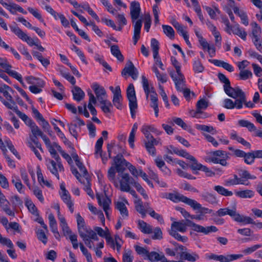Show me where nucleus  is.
<instances>
[{"mask_svg":"<svg viewBox=\"0 0 262 262\" xmlns=\"http://www.w3.org/2000/svg\"><path fill=\"white\" fill-rule=\"evenodd\" d=\"M134 257L130 250H125L122 255V262H133Z\"/></svg>","mask_w":262,"mask_h":262,"instance_id":"46","label":"nucleus"},{"mask_svg":"<svg viewBox=\"0 0 262 262\" xmlns=\"http://www.w3.org/2000/svg\"><path fill=\"white\" fill-rule=\"evenodd\" d=\"M173 122L181 126L182 128L186 129L187 127V124L183 121V120L180 118L173 117L172 118Z\"/></svg>","mask_w":262,"mask_h":262,"instance_id":"64","label":"nucleus"},{"mask_svg":"<svg viewBox=\"0 0 262 262\" xmlns=\"http://www.w3.org/2000/svg\"><path fill=\"white\" fill-rule=\"evenodd\" d=\"M225 93L229 97H232L234 99H238L236 100V103L237 104V108L241 109L243 107V102L245 101V94L244 92L239 88H233L231 86V85H229L227 87L224 89Z\"/></svg>","mask_w":262,"mask_h":262,"instance_id":"4","label":"nucleus"},{"mask_svg":"<svg viewBox=\"0 0 262 262\" xmlns=\"http://www.w3.org/2000/svg\"><path fill=\"white\" fill-rule=\"evenodd\" d=\"M29 122L30 123H28V126L30 127L33 136H41L42 135L43 133L41 129L36 125L35 123L33 121H30Z\"/></svg>","mask_w":262,"mask_h":262,"instance_id":"31","label":"nucleus"},{"mask_svg":"<svg viewBox=\"0 0 262 262\" xmlns=\"http://www.w3.org/2000/svg\"><path fill=\"white\" fill-rule=\"evenodd\" d=\"M195 127L196 129L203 132L211 133L213 135L216 134V129L212 126L197 124L195 125Z\"/></svg>","mask_w":262,"mask_h":262,"instance_id":"27","label":"nucleus"},{"mask_svg":"<svg viewBox=\"0 0 262 262\" xmlns=\"http://www.w3.org/2000/svg\"><path fill=\"white\" fill-rule=\"evenodd\" d=\"M119 176L122 179L120 180L119 187L117 188H119L121 191H129L130 187L129 185H133L135 180L129 176L128 173H122Z\"/></svg>","mask_w":262,"mask_h":262,"instance_id":"10","label":"nucleus"},{"mask_svg":"<svg viewBox=\"0 0 262 262\" xmlns=\"http://www.w3.org/2000/svg\"><path fill=\"white\" fill-rule=\"evenodd\" d=\"M189 219L181 220L180 221H173L171 225V228L169 231L174 230L176 232L179 231L181 233H185L188 226Z\"/></svg>","mask_w":262,"mask_h":262,"instance_id":"16","label":"nucleus"},{"mask_svg":"<svg viewBox=\"0 0 262 262\" xmlns=\"http://www.w3.org/2000/svg\"><path fill=\"white\" fill-rule=\"evenodd\" d=\"M244 162L249 165H251L254 162L255 159L253 151L247 152L245 154V156L244 157Z\"/></svg>","mask_w":262,"mask_h":262,"instance_id":"51","label":"nucleus"},{"mask_svg":"<svg viewBox=\"0 0 262 262\" xmlns=\"http://www.w3.org/2000/svg\"><path fill=\"white\" fill-rule=\"evenodd\" d=\"M0 206L5 212L10 211V203L2 191H0Z\"/></svg>","mask_w":262,"mask_h":262,"instance_id":"29","label":"nucleus"},{"mask_svg":"<svg viewBox=\"0 0 262 262\" xmlns=\"http://www.w3.org/2000/svg\"><path fill=\"white\" fill-rule=\"evenodd\" d=\"M169 75L174 83L177 90L182 92L185 87V77L183 74L182 73L176 74L174 72H171Z\"/></svg>","mask_w":262,"mask_h":262,"instance_id":"12","label":"nucleus"},{"mask_svg":"<svg viewBox=\"0 0 262 262\" xmlns=\"http://www.w3.org/2000/svg\"><path fill=\"white\" fill-rule=\"evenodd\" d=\"M163 198L167 199L173 203L183 202L192 207L193 210H198L200 213H208L210 210L194 200L186 197L177 191L174 192H164L162 194Z\"/></svg>","mask_w":262,"mask_h":262,"instance_id":"1","label":"nucleus"},{"mask_svg":"<svg viewBox=\"0 0 262 262\" xmlns=\"http://www.w3.org/2000/svg\"><path fill=\"white\" fill-rule=\"evenodd\" d=\"M210 161L215 164H220L222 166H226L228 165L226 159H219L215 157H211L209 158Z\"/></svg>","mask_w":262,"mask_h":262,"instance_id":"54","label":"nucleus"},{"mask_svg":"<svg viewBox=\"0 0 262 262\" xmlns=\"http://www.w3.org/2000/svg\"><path fill=\"white\" fill-rule=\"evenodd\" d=\"M122 100L120 88L119 86H117L115 88V92H114L113 103L114 106L119 110H121L122 108Z\"/></svg>","mask_w":262,"mask_h":262,"instance_id":"19","label":"nucleus"},{"mask_svg":"<svg viewBox=\"0 0 262 262\" xmlns=\"http://www.w3.org/2000/svg\"><path fill=\"white\" fill-rule=\"evenodd\" d=\"M141 132L144 134L147 141H149L153 137L150 133H156L158 135L161 133V132L158 131L154 126L151 125H143L141 128Z\"/></svg>","mask_w":262,"mask_h":262,"instance_id":"20","label":"nucleus"},{"mask_svg":"<svg viewBox=\"0 0 262 262\" xmlns=\"http://www.w3.org/2000/svg\"><path fill=\"white\" fill-rule=\"evenodd\" d=\"M188 226L192 227V230L194 231L203 233L205 234H207L210 232H216L217 231V228L215 226H211L204 227L193 223L190 220L188 221Z\"/></svg>","mask_w":262,"mask_h":262,"instance_id":"14","label":"nucleus"},{"mask_svg":"<svg viewBox=\"0 0 262 262\" xmlns=\"http://www.w3.org/2000/svg\"><path fill=\"white\" fill-rule=\"evenodd\" d=\"M162 28L165 34L170 39H173L174 37V31L173 28L168 25H162Z\"/></svg>","mask_w":262,"mask_h":262,"instance_id":"40","label":"nucleus"},{"mask_svg":"<svg viewBox=\"0 0 262 262\" xmlns=\"http://www.w3.org/2000/svg\"><path fill=\"white\" fill-rule=\"evenodd\" d=\"M37 236L39 240L41 241L43 244L47 243V237L42 230H38L37 232Z\"/></svg>","mask_w":262,"mask_h":262,"instance_id":"63","label":"nucleus"},{"mask_svg":"<svg viewBox=\"0 0 262 262\" xmlns=\"http://www.w3.org/2000/svg\"><path fill=\"white\" fill-rule=\"evenodd\" d=\"M142 86L146 94V97L147 99L149 97L151 101L150 106L154 110L156 117L158 116V95L154 88L151 85H149L148 79L144 76H142Z\"/></svg>","mask_w":262,"mask_h":262,"instance_id":"3","label":"nucleus"},{"mask_svg":"<svg viewBox=\"0 0 262 262\" xmlns=\"http://www.w3.org/2000/svg\"><path fill=\"white\" fill-rule=\"evenodd\" d=\"M79 235L82 238L85 245L90 249H92L94 247V244L92 240H98V237L96 233H95L93 230H86L85 233Z\"/></svg>","mask_w":262,"mask_h":262,"instance_id":"11","label":"nucleus"},{"mask_svg":"<svg viewBox=\"0 0 262 262\" xmlns=\"http://www.w3.org/2000/svg\"><path fill=\"white\" fill-rule=\"evenodd\" d=\"M46 163L48 169L53 174L56 176L58 180H59V176L58 171H59V170L58 168L57 162H56L52 159H47Z\"/></svg>","mask_w":262,"mask_h":262,"instance_id":"21","label":"nucleus"},{"mask_svg":"<svg viewBox=\"0 0 262 262\" xmlns=\"http://www.w3.org/2000/svg\"><path fill=\"white\" fill-rule=\"evenodd\" d=\"M252 76V72L248 70H241L239 73V77L243 80H246Z\"/></svg>","mask_w":262,"mask_h":262,"instance_id":"53","label":"nucleus"},{"mask_svg":"<svg viewBox=\"0 0 262 262\" xmlns=\"http://www.w3.org/2000/svg\"><path fill=\"white\" fill-rule=\"evenodd\" d=\"M115 148H117V149L120 151H122L123 150V149L122 148V146L120 144H118L117 145H115L114 142H112L110 143L107 144V152L108 154V157L110 158H111V154L112 149H114Z\"/></svg>","mask_w":262,"mask_h":262,"instance_id":"49","label":"nucleus"},{"mask_svg":"<svg viewBox=\"0 0 262 262\" xmlns=\"http://www.w3.org/2000/svg\"><path fill=\"white\" fill-rule=\"evenodd\" d=\"M100 104H101V108L104 113H110L111 112V108H113V104L110 101L106 99L103 101V102H101Z\"/></svg>","mask_w":262,"mask_h":262,"instance_id":"39","label":"nucleus"},{"mask_svg":"<svg viewBox=\"0 0 262 262\" xmlns=\"http://www.w3.org/2000/svg\"><path fill=\"white\" fill-rule=\"evenodd\" d=\"M214 190H215L219 194L224 195V196H231L233 193L231 191H229L227 189L225 188L222 186L217 185L214 187Z\"/></svg>","mask_w":262,"mask_h":262,"instance_id":"37","label":"nucleus"},{"mask_svg":"<svg viewBox=\"0 0 262 262\" xmlns=\"http://www.w3.org/2000/svg\"><path fill=\"white\" fill-rule=\"evenodd\" d=\"M20 172L22 180L24 181V183L27 185V186H28L29 188H30L31 185L29 183L28 174L26 169L24 168H20Z\"/></svg>","mask_w":262,"mask_h":262,"instance_id":"56","label":"nucleus"},{"mask_svg":"<svg viewBox=\"0 0 262 262\" xmlns=\"http://www.w3.org/2000/svg\"><path fill=\"white\" fill-rule=\"evenodd\" d=\"M32 54L34 57H36L41 62L42 66L45 68H47L50 63L48 58L43 57L42 54L37 51H33Z\"/></svg>","mask_w":262,"mask_h":262,"instance_id":"26","label":"nucleus"},{"mask_svg":"<svg viewBox=\"0 0 262 262\" xmlns=\"http://www.w3.org/2000/svg\"><path fill=\"white\" fill-rule=\"evenodd\" d=\"M10 110H12L14 111L16 114L18 115V116L21 119L24 121L25 122L26 124L28 125V123H30V121H32L31 119L28 118V117L24 113L21 112L20 111L18 110L17 106L16 105L14 106H13L12 108Z\"/></svg>","mask_w":262,"mask_h":262,"instance_id":"33","label":"nucleus"},{"mask_svg":"<svg viewBox=\"0 0 262 262\" xmlns=\"http://www.w3.org/2000/svg\"><path fill=\"white\" fill-rule=\"evenodd\" d=\"M173 27L177 29L178 32L183 37L188 35L187 31L186 30V27L181 25L178 22L175 21L173 23Z\"/></svg>","mask_w":262,"mask_h":262,"instance_id":"36","label":"nucleus"},{"mask_svg":"<svg viewBox=\"0 0 262 262\" xmlns=\"http://www.w3.org/2000/svg\"><path fill=\"white\" fill-rule=\"evenodd\" d=\"M113 166L116 169L117 172L119 173V176L123 173V172L125 169V167H127L129 163L126 161L121 154H118L114 158Z\"/></svg>","mask_w":262,"mask_h":262,"instance_id":"8","label":"nucleus"},{"mask_svg":"<svg viewBox=\"0 0 262 262\" xmlns=\"http://www.w3.org/2000/svg\"><path fill=\"white\" fill-rule=\"evenodd\" d=\"M11 31L17 36L18 38L23 41H26L29 46H32L35 45L34 40L30 36H28L19 27L12 26L10 27Z\"/></svg>","mask_w":262,"mask_h":262,"instance_id":"13","label":"nucleus"},{"mask_svg":"<svg viewBox=\"0 0 262 262\" xmlns=\"http://www.w3.org/2000/svg\"><path fill=\"white\" fill-rule=\"evenodd\" d=\"M92 89L95 92L96 98L100 103L106 100V93L104 88L101 86L98 83H95L92 86Z\"/></svg>","mask_w":262,"mask_h":262,"instance_id":"17","label":"nucleus"},{"mask_svg":"<svg viewBox=\"0 0 262 262\" xmlns=\"http://www.w3.org/2000/svg\"><path fill=\"white\" fill-rule=\"evenodd\" d=\"M37 175L38 178V181L41 185L46 186L48 187H51V184L49 181L44 179L43 174L41 173L39 167H38L37 168Z\"/></svg>","mask_w":262,"mask_h":262,"instance_id":"34","label":"nucleus"},{"mask_svg":"<svg viewBox=\"0 0 262 262\" xmlns=\"http://www.w3.org/2000/svg\"><path fill=\"white\" fill-rule=\"evenodd\" d=\"M193 70L195 73H202L204 70V67L203 66L199 59L195 60L193 63Z\"/></svg>","mask_w":262,"mask_h":262,"instance_id":"50","label":"nucleus"},{"mask_svg":"<svg viewBox=\"0 0 262 262\" xmlns=\"http://www.w3.org/2000/svg\"><path fill=\"white\" fill-rule=\"evenodd\" d=\"M262 247L261 244L254 245L251 247H248L243 250V252L245 254H250L253 252L255 251L257 249L260 248Z\"/></svg>","mask_w":262,"mask_h":262,"instance_id":"62","label":"nucleus"},{"mask_svg":"<svg viewBox=\"0 0 262 262\" xmlns=\"http://www.w3.org/2000/svg\"><path fill=\"white\" fill-rule=\"evenodd\" d=\"M138 224L142 232L146 234L152 233L151 227L150 225H147L144 221H140Z\"/></svg>","mask_w":262,"mask_h":262,"instance_id":"43","label":"nucleus"},{"mask_svg":"<svg viewBox=\"0 0 262 262\" xmlns=\"http://www.w3.org/2000/svg\"><path fill=\"white\" fill-rule=\"evenodd\" d=\"M0 243L3 245L7 246L10 248H13L14 245L11 241L8 238L3 237L0 233Z\"/></svg>","mask_w":262,"mask_h":262,"instance_id":"59","label":"nucleus"},{"mask_svg":"<svg viewBox=\"0 0 262 262\" xmlns=\"http://www.w3.org/2000/svg\"><path fill=\"white\" fill-rule=\"evenodd\" d=\"M111 52L112 54L117 58L120 61H123L124 57L120 52L118 45H114L111 46Z\"/></svg>","mask_w":262,"mask_h":262,"instance_id":"28","label":"nucleus"},{"mask_svg":"<svg viewBox=\"0 0 262 262\" xmlns=\"http://www.w3.org/2000/svg\"><path fill=\"white\" fill-rule=\"evenodd\" d=\"M116 169L113 166H112L108 169L107 172V177L110 181L113 182L116 187H119V184L116 180Z\"/></svg>","mask_w":262,"mask_h":262,"instance_id":"32","label":"nucleus"},{"mask_svg":"<svg viewBox=\"0 0 262 262\" xmlns=\"http://www.w3.org/2000/svg\"><path fill=\"white\" fill-rule=\"evenodd\" d=\"M13 92L14 91L10 86L5 84L0 91V100L9 109L16 105L10 94Z\"/></svg>","mask_w":262,"mask_h":262,"instance_id":"5","label":"nucleus"},{"mask_svg":"<svg viewBox=\"0 0 262 262\" xmlns=\"http://www.w3.org/2000/svg\"><path fill=\"white\" fill-rule=\"evenodd\" d=\"M133 186L136 188L137 190L139 192H140L141 195H142L144 199H148V195L146 193L145 190L139 183L135 181H134Z\"/></svg>","mask_w":262,"mask_h":262,"instance_id":"58","label":"nucleus"},{"mask_svg":"<svg viewBox=\"0 0 262 262\" xmlns=\"http://www.w3.org/2000/svg\"><path fill=\"white\" fill-rule=\"evenodd\" d=\"M243 256L242 254H230L224 256L223 255H217L215 254L211 253L206 255V258L208 259H213L220 262H230L242 258Z\"/></svg>","mask_w":262,"mask_h":262,"instance_id":"7","label":"nucleus"},{"mask_svg":"<svg viewBox=\"0 0 262 262\" xmlns=\"http://www.w3.org/2000/svg\"><path fill=\"white\" fill-rule=\"evenodd\" d=\"M126 95L129 101V106L131 116L133 118L135 117L136 110L138 107L137 98L134 85L131 83L126 90Z\"/></svg>","mask_w":262,"mask_h":262,"instance_id":"6","label":"nucleus"},{"mask_svg":"<svg viewBox=\"0 0 262 262\" xmlns=\"http://www.w3.org/2000/svg\"><path fill=\"white\" fill-rule=\"evenodd\" d=\"M224 107L227 109H233L234 107H236L237 108V104L236 103V100L234 102L231 99H225L224 101Z\"/></svg>","mask_w":262,"mask_h":262,"instance_id":"55","label":"nucleus"},{"mask_svg":"<svg viewBox=\"0 0 262 262\" xmlns=\"http://www.w3.org/2000/svg\"><path fill=\"white\" fill-rule=\"evenodd\" d=\"M189 160L192 162V164L190 166L191 169L193 170H201L202 167V164L198 162L196 159L192 156V158H190Z\"/></svg>","mask_w":262,"mask_h":262,"instance_id":"57","label":"nucleus"},{"mask_svg":"<svg viewBox=\"0 0 262 262\" xmlns=\"http://www.w3.org/2000/svg\"><path fill=\"white\" fill-rule=\"evenodd\" d=\"M153 235H152V238L154 239H161L163 238L162 232L161 229L159 227H157L154 229V231H152Z\"/></svg>","mask_w":262,"mask_h":262,"instance_id":"60","label":"nucleus"},{"mask_svg":"<svg viewBox=\"0 0 262 262\" xmlns=\"http://www.w3.org/2000/svg\"><path fill=\"white\" fill-rule=\"evenodd\" d=\"M169 234L179 241L185 243L187 241L188 238L185 236H182L178 232L174 230L169 231Z\"/></svg>","mask_w":262,"mask_h":262,"instance_id":"48","label":"nucleus"},{"mask_svg":"<svg viewBox=\"0 0 262 262\" xmlns=\"http://www.w3.org/2000/svg\"><path fill=\"white\" fill-rule=\"evenodd\" d=\"M127 203L126 200L117 201L115 202V208L120 212V213H126L127 209L125 203Z\"/></svg>","mask_w":262,"mask_h":262,"instance_id":"44","label":"nucleus"},{"mask_svg":"<svg viewBox=\"0 0 262 262\" xmlns=\"http://www.w3.org/2000/svg\"><path fill=\"white\" fill-rule=\"evenodd\" d=\"M236 203L234 202L226 208L219 209L216 213H236Z\"/></svg>","mask_w":262,"mask_h":262,"instance_id":"42","label":"nucleus"},{"mask_svg":"<svg viewBox=\"0 0 262 262\" xmlns=\"http://www.w3.org/2000/svg\"><path fill=\"white\" fill-rule=\"evenodd\" d=\"M147 256L148 259L152 262L157 261L163 262L164 260L163 259L165 257L162 253L160 254L156 252H151L150 253L148 252Z\"/></svg>","mask_w":262,"mask_h":262,"instance_id":"24","label":"nucleus"},{"mask_svg":"<svg viewBox=\"0 0 262 262\" xmlns=\"http://www.w3.org/2000/svg\"><path fill=\"white\" fill-rule=\"evenodd\" d=\"M72 92L73 96V99L77 102L81 101L85 96L84 92L81 89V88L77 86H74Z\"/></svg>","mask_w":262,"mask_h":262,"instance_id":"23","label":"nucleus"},{"mask_svg":"<svg viewBox=\"0 0 262 262\" xmlns=\"http://www.w3.org/2000/svg\"><path fill=\"white\" fill-rule=\"evenodd\" d=\"M25 205L31 213H34L37 211V208L31 200L27 199L25 200Z\"/></svg>","mask_w":262,"mask_h":262,"instance_id":"61","label":"nucleus"},{"mask_svg":"<svg viewBox=\"0 0 262 262\" xmlns=\"http://www.w3.org/2000/svg\"><path fill=\"white\" fill-rule=\"evenodd\" d=\"M96 198L99 205L103 208L105 213H107L111 203V200L106 195L103 194L97 193Z\"/></svg>","mask_w":262,"mask_h":262,"instance_id":"18","label":"nucleus"},{"mask_svg":"<svg viewBox=\"0 0 262 262\" xmlns=\"http://www.w3.org/2000/svg\"><path fill=\"white\" fill-rule=\"evenodd\" d=\"M60 187L61 190L60 194L62 201L67 205L70 211L73 212L74 211V205L71 200L70 193L66 190L64 184H61Z\"/></svg>","mask_w":262,"mask_h":262,"instance_id":"15","label":"nucleus"},{"mask_svg":"<svg viewBox=\"0 0 262 262\" xmlns=\"http://www.w3.org/2000/svg\"><path fill=\"white\" fill-rule=\"evenodd\" d=\"M252 27V34L253 38L260 37L261 34V28L256 22L251 23Z\"/></svg>","mask_w":262,"mask_h":262,"instance_id":"41","label":"nucleus"},{"mask_svg":"<svg viewBox=\"0 0 262 262\" xmlns=\"http://www.w3.org/2000/svg\"><path fill=\"white\" fill-rule=\"evenodd\" d=\"M136 69L132 62L128 61L125 68L123 69L121 74L123 76L127 74L129 75Z\"/></svg>","mask_w":262,"mask_h":262,"instance_id":"38","label":"nucleus"},{"mask_svg":"<svg viewBox=\"0 0 262 262\" xmlns=\"http://www.w3.org/2000/svg\"><path fill=\"white\" fill-rule=\"evenodd\" d=\"M229 214L235 221L244 225L248 224H255L254 220L256 219V217H262V214H255V215L252 217L245 216L244 214Z\"/></svg>","mask_w":262,"mask_h":262,"instance_id":"9","label":"nucleus"},{"mask_svg":"<svg viewBox=\"0 0 262 262\" xmlns=\"http://www.w3.org/2000/svg\"><path fill=\"white\" fill-rule=\"evenodd\" d=\"M94 231L97 232V233L101 237L105 238L110 232L108 228H106L105 230H103L102 228L99 227H95L94 228Z\"/></svg>","mask_w":262,"mask_h":262,"instance_id":"52","label":"nucleus"},{"mask_svg":"<svg viewBox=\"0 0 262 262\" xmlns=\"http://www.w3.org/2000/svg\"><path fill=\"white\" fill-rule=\"evenodd\" d=\"M12 183L14 185L15 188L19 193L23 192L22 189L24 187L18 177L14 176L12 177Z\"/></svg>","mask_w":262,"mask_h":262,"instance_id":"45","label":"nucleus"},{"mask_svg":"<svg viewBox=\"0 0 262 262\" xmlns=\"http://www.w3.org/2000/svg\"><path fill=\"white\" fill-rule=\"evenodd\" d=\"M76 219L77 222L78 230L79 235L85 233L86 230H92L91 228H88L85 226L84 219L79 215V214L77 215Z\"/></svg>","mask_w":262,"mask_h":262,"instance_id":"22","label":"nucleus"},{"mask_svg":"<svg viewBox=\"0 0 262 262\" xmlns=\"http://www.w3.org/2000/svg\"><path fill=\"white\" fill-rule=\"evenodd\" d=\"M140 6L138 2H132L130 7V14L133 23L134 24V44L136 45L140 37V31L142 26L141 19L136 20L140 13Z\"/></svg>","mask_w":262,"mask_h":262,"instance_id":"2","label":"nucleus"},{"mask_svg":"<svg viewBox=\"0 0 262 262\" xmlns=\"http://www.w3.org/2000/svg\"><path fill=\"white\" fill-rule=\"evenodd\" d=\"M181 258L189 261L194 262L199 259V256L196 253H189L188 252L180 253Z\"/></svg>","mask_w":262,"mask_h":262,"instance_id":"25","label":"nucleus"},{"mask_svg":"<svg viewBox=\"0 0 262 262\" xmlns=\"http://www.w3.org/2000/svg\"><path fill=\"white\" fill-rule=\"evenodd\" d=\"M232 33L240 37L244 40L246 39L247 33L245 31L242 30L238 24L233 26Z\"/></svg>","mask_w":262,"mask_h":262,"instance_id":"30","label":"nucleus"},{"mask_svg":"<svg viewBox=\"0 0 262 262\" xmlns=\"http://www.w3.org/2000/svg\"><path fill=\"white\" fill-rule=\"evenodd\" d=\"M11 68H8V70H6L5 72L7 73L10 76H12L14 78H15L19 82L23 83V82L21 75L18 74L17 72L13 70H11Z\"/></svg>","mask_w":262,"mask_h":262,"instance_id":"47","label":"nucleus"},{"mask_svg":"<svg viewBox=\"0 0 262 262\" xmlns=\"http://www.w3.org/2000/svg\"><path fill=\"white\" fill-rule=\"evenodd\" d=\"M236 195L241 198H251L254 196V192L251 190H245L236 192Z\"/></svg>","mask_w":262,"mask_h":262,"instance_id":"35","label":"nucleus"}]
</instances>
